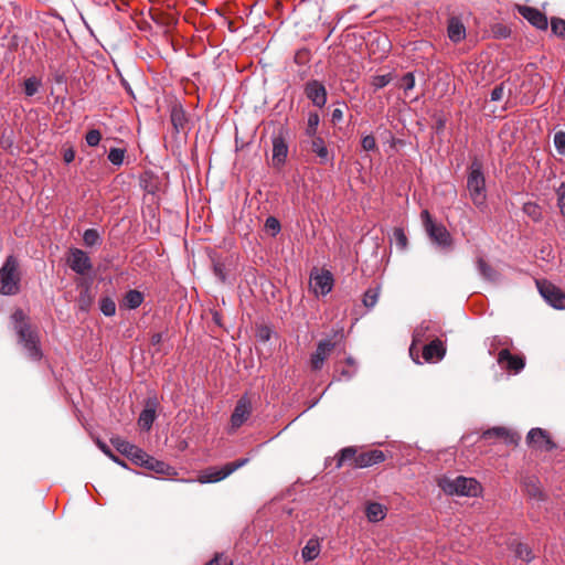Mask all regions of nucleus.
<instances>
[{"mask_svg": "<svg viewBox=\"0 0 565 565\" xmlns=\"http://www.w3.org/2000/svg\"><path fill=\"white\" fill-rule=\"evenodd\" d=\"M11 318L14 323V330L18 333L19 342L23 345L28 356L31 360L39 361L42 356V352L38 331L31 327L22 310H15Z\"/></svg>", "mask_w": 565, "mask_h": 565, "instance_id": "f257e3e1", "label": "nucleus"}, {"mask_svg": "<svg viewBox=\"0 0 565 565\" xmlns=\"http://www.w3.org/2000/svg\"><path fill=\"white\" fill-rule=\"evenodd\" d=\"M361 146L364 151H375L377 149L374 136L366 135L361 140Z\"/></svg>", "mask_w": 565, "mask_h": 565, "instance_id": "49530a36", "label": "nucleus"}, {"mask_svg": "<svg viewBox=\"0 0 565 565\" xmlns=\"http://www.w3.org/2000/svg\"><path fill=\"white\" fill-rule=\"evenodd\" d=\"M125 158V150L120 148H111L108 152V160L114 166H121Z\"/></svg>", "mask_w": 565, "mask_h": 565, "instance_id": "c9c22d12", "label": "nucleus"}, {"mask_svg": "<svg viewBox=\"0 0 565 565\" xmlns=\"http://www.w3.org/2000/svg\"><path fill=\"white\" fill-rule=\"evenodd\" d=\"M99 448L102 449V451L107 455L111 460H114L116 463L122 466V467H126L125 462L122 460H120L117 456H115L110 449L104 445V444H99Z\"/></svg>", "mask_w": 565, "mask_h": 565, "instance_id": "603ef678", "label": "nucleus"}, {"mask_svg": "<svg viewBox=\"0 0 565 565\" xmlns=\"http://www.w3.org/2000/svg\"><path fill=\"white\" fill-rule=\"evenodd\" d=\"M161 340H162V334L161 333H156L151 338L152 344H159L161 342Z\"/></svg>", "mask_w": 565, "mask_h": 565, "instance_id": "e2e57ef3", "label": "nucleus"}, {"mask_svg": "<svg viewBox=\"0 0 565 565\" xmlns=\"http://www.w3.org/2000/svg\"><path fill=\"white\" fill-rule=\"evenodd\" d=\"M554 146L559 154H565V131H557L554 135Z\"/></svg>", "mask_w": 565, "mask_h": 565, "instance_id": "a18cd8bd", "label": "nucleus"}, {"mask_svg": "<svg viewBox=\"0 0 565 565\" xmlns=\"http://www.w3.org/2000/svg\"><path fill=\"white\" fill-rule=\"evenodd\" d=\"M467 191L472 203L480 210L487 207L486 178L482 163L475 159L468 170Z\"/></svg>", "mask_w": 565, "mask_h": 565, "instance_id": "f03ea898", "label": "nucleus"}, {"mask_svg": "<svg viewBox=\"0 0 565 565\" xmlns=\"http://www.w3.org/2000/svg\"><path fill=\"white\" fill-rule=\"evenodd\" d=\"M537 289L544 300L555 309H565V292L547 280H536Z\"/></svg>", "mask_w": 565, "mask_h": 565, "instance_id": "0eeeda50", "label": "nucleus"}, {"mask_svg": "<svg viewBox=\"0 0 565 565\" xmlns=\"http://www.w3.org/2000/svg\"><path fill=\"white\" fill-rule=\"evenodd\" d=\"M83 241L86 246H94L99 242V234L94 228H88L84 232Z\"/></svg>", "mask_w": 565, "mask_h": 565, "instance_id": "4c0bfd02", "label": "nucleus"}, {"mask_svg": "<svg viewBox=\"0 0 565 565\" xmlns=\"http://www.w3.org/2000/svg\"><path fill=\"white\" fill-rule=\"evenodd\" d=\"M249 461L248 458H242L233 462H228L221 468L210 467L202 471L198 477L200 483H213L224 480L237 469L244 467Z\"/></svg>", "mask_w": 565, "mask_h": 565, "instance_id": "423d86ee", "label": "nucleus"}, {"mask_svg": "<svg viewBox=\"0 0 565 565\" xmlns=\"http://www.w3.org/2000/svg\"><path fill=\"white\" fill-rule=\"evenodd\" d=\"M310 148L311 151L317 154L321 164L330 160L329 150L321 137H313Z\"/></svg>", "mask_w": 565, "mask_h": 565, "instance_id": "4be33fe9", "label": "nucleus"}, {"mask_svg": "<svg viewBox=\"0 0 565 565\" xmlns=\"http://www.w3.org/2000/svg\"><path fill=\"white\" fill-rule=\"evenodd\" d=\"M41 86H42L41 78H39L36 76H30V77L25 78L23 82L24 94L28 97H32L39 92Z\"/></svg>", "mask_w": 565, "mask_h": 565, "instance_id": "bb28decb", "label": "nucleus"}, {"mask_svg": "<svg viewBox=\"0 0 565 565\" xmlns=\"http://www.w3.org/2000/svg\"><path fill=\"white\" fill-rule=\"evenodd\" d=\"M310 287L317 296H326L332 290L333 276L329 270H316L310 276Z\"/></svg>", "mask_w": 565, "mask_h": 565, "instance_id": "6e6552de", "label": "nucleus"}, {"mask_svg": "<svg viewBox=\"0 0 565 565\" xmlns=\"http://www.w3.org/2000/svg\"><path fill=\"white\" fill-rule=\"evenodd\" d=\"M67 264L73 271L79 275H86L93 267L88 255L79 248L70 250Z\"/></svg>", "mask_w": 565, "mask_h": 565, "instance_id": "9d476101", "label": "nucleus"}, {"mask_svg": "<svg viewBox=\"0 0 565 565\" xmlns=\"http://www.w3.org/2000/svg\"><path fill=\"white\" fill-rule=\"evenodd\" d=\"M319 121H320V118L317 113L309 114L308 124H307V128H306L307 136L312 137V138L317 137L316 132H317V129L319 126Z\"/></svg>", "mask_w": 565, "mask_h": 565, "instance_id": "473e14b6", "label": "nucleus"}, {"mask_svg": "<svg viewBox=\"0 0 565 565\" xmlns=\"http://www.w3.org/2000/svg\"><path fill=\"white\" fill-rule=\"evenodd\" d=\"M62 154L65 163H71L75 159V150L72 147L63 149Z\"/></svg>", "mask_w": 565, "mask_h": 565, "instance_id": "6e6d98bb", "label": "nucleus"}, {"mask_svg": "<svg viewBox=\"0 0 565 565\" xmlns=\"http://www.w3.org/2000/svg\"><path fill=\"white\" fill-rule=\"evenodd\" d=\"M288 154V147L281 138H276L273 141V162L275 166L285 163Z\"/></svg>", "mask_w": 565, "mask_h": 565, "instance_id": "aec40b11", "label": "nucleus"}, {"mask_svg": "<svg viewBox=\"0 0 565 565\" xmlns=\"http://www.w3.org/2000/svg\"><path fill=\"white\" fill-rule=\"evenodd\" d=\"M552 32L558 36H565V20L553 18L551 21Z\"/></svg>", "mask_w": 565, "mask_h": 565, "instance_id": "a19ab883", "label": "nucleus"}, {"mask_svg": "<svg viewBox=\"0 0 565 565\" xmlns=\"http://www.w3.org/2000/svg\"><path fill=\"white\" fill-rule=\"evenodd\" d=\"M129 459L134 463L146 468V466L148 465V462L150 460V456L147 452H145L142 449H140L139 447L136 446V451H134L132 455H130Z\"/></svg>", "mask_w": 565, "mask_h": 565, "instance_id": "2f4dec72", "label": "nucleus"}, {"mask_svg": "<svg viewBox=\"0 0 565 565\" xmlns=\"http://www.w3.org/2000/svg\"><path fill=\"white\" fill-rule=\"evenodd\" d=\"M514 553L516 557L526 563L531 562L534 558L532 550L526 544L523 543H518L515 545Z\"/></svg>", "mask_w": 565, "mask_h": 565, "instance_id": "7c9ffc66", "label": "nucleus"}, {"mask_svg": "<svg viewBox=\"0 0 565 565\" xmlns=\"http://www.w3.org/2000/svg\"><path fill=\"white\" fill-rule=\"evenodd\" d=\"M85 140L88 146L96 147L102 140V134L97 129H92L86 134Z\"/></svg>", "mask_w": 565, "mask_h": 565, "instance_id": "c03bdc74", "label": "nucleus"}, {"mask_svg": "<svg viewBox=\"0 0 565 565\" xmlns=\"http://www.w3.org/2000/svg\"><path fill=\"white\" fill-rule=\"evenodd\" d=\"M394 236H395V238H396L397 244H398L402 248H404V247L406 246V244H407V238H406V236H405L404 232H403L401 228H396V230L394 231Z\"/></svg>", "mask_w": 565, "mask_h": 565, "instance_id": "5fc2aeb1", "label": "nucleus"}, {"mask_svg": "<svg viewBox=\"0 0 565 565\" xmlns=\"http://www.w3.org/2000/svg\"><path fill=\"white\" fill-rule=\"evenodd\" d=\"M557 194V204L561 210V213L565 216V182L559 185L556 191Z\"/></svg>", "mask_w": 565, "mask_h": 565, "instance_id": "de8ad7c7", "label": "nucleus"}, {"mask_svg": "<svg viewBox=\"0 0 565 565\" xmlns=\"http://www.w3.org/2000/svg\"><path fill=\"white\" fill-rule=\"evenodd\" d=\"M345 363H347V366H345V367H343V369L340 371V373H341V376H342L343 379H345V380H350V379L355 374V372H356V366H355L354 361H353L351 358L347 359Z\"/></svg>", "mask_w": 565, "mask_h": 565, "instance_id": "37998d69", "label": "nucleus"}, {"mask_svg": "<svg viewBox=\"0 0 565 565\" xmlns=\"http://www.w3.org/2000/svg\"><path fill=\"white\" fill-rule=\"evenodd\" d=\"M143 299L141 291L131 289L125 294L121 306L127 309H136L143 302Z\"/></svg>", "mask_w": 565, "mask_h": 565, "instance_id": "b1692460", "label": "nucleus"}, {"mask_svg": "<svg viewBox=\"0 0 565 565\" xmlns=\"http://www.w3.org/2000/svg\"><path fill=\"white\" fill-rule=\"evenodd\" d=\"M305 94L312 104L322 108L327 103V90L322 83L312 79L305 85Z\"/></svg>", "mask_w": 565, "mask_h": 565, "instance_id": "9b49d317", "label": "nucleus"}, {"mask_svg": "<svg viewBox=\"0 0 565 565\" xmlns=\"http://www.w3.org/2000/svg\"><path fill=\"white\" fill-rule=\"evenodd\" d=\"M523 211L534 221H539L542 216L540 207L535 203H525Z\"/></svg>", "mask_w": 565, "mask_h": 565, "instance_id": "ea45409f", "label": "nucleus"}, {"mask_svg": "<svg viewBox=\"0 0 565 565\" xmlns=\"http://www.w3.org/2000/svg\"><path fill=\"white\" fill-rule=\"evenodd\" d=\"M256 337L258 338L259 341L262 342H267L269 341L270 337H271V330L269 327L267 326H260L258 329H257V333H256Z\"/></svg>", "mask_w": 565, "mask_h": 565, "instance_id": "3c124183", "label": "nucleus"}, {"mask_svg": "<svg viewBox=\"0 0 565 565\" xmlns=\"http://www.w3.org/2000/svg\"><path fill=\"white\" fill-rule=\"evenodd\" d=\"M527 444L543 450H551L554 447L550 436L542 428H532L526 437Z\"/></svg>", "mask_w": 565, "mask_h": 565, "instance_id": "ddd939ff", "label": "nucleus"}, {"mask_svg": "<svg viewBox=\"0 0 565 565\" xmlns=\"http://www.w3.org/2000/svg\"><path fill=\"white\" fill-rule=\"evenodd\" d=\"M356 450L353 447L343 448L338 459V467H341L345 461L353 459L355 461Z\"/></svg>", "mask_w": 565, "mask_h": 565, "instance_id": "58836bf2", "label": "nucleus"}, {"mask_svg": "<svg viewBox=\"0 0 565 565\" xmlns=\"http://www.w3.org/2000/svg\"><path fill=\"white\" fill-rule=\"evenodd\" d=\"M393 79V75L391 73L383 75H375L372 77L371 84L375 89H380L385 87Z\"/></svg>", "mask_w": 565, "mask_h": 565, "instance_id": "f704fd0d", "label": "nucleus"}, {"mask_svg": "<svg viewBox=\"0 0 565 565\" xmlns=\"http://www.w3.org/2000/svg\"><path fill=\"white\" fill-rule=\"evenodd\" d=\"M483 439L499 438L503 439L508 445H516L519 441V436L515 433L504 428V427H493L491 429L486 430L482 434Z\"/></svg>", "mask_w": 565, "mask_h": 565, "instance_id": "f3484780", "label": "nucleus"}, {"mask_svg": "<svg viewBox=\"0 0 565 565\" xmlns=\"http://www.w3.org/2000/svg\"><path fill=\"white\" fill-rule=\"evenodd\" d=\"M265 226L268 231H270L273 233V235H276L279 231H280V223L279 221L274 217V216H269L267 220H266V223H265Z\"/></svg>", "mask_w": 565, "mask_h": 565, "instance_id": "8fccbe9b", "label": "nucleus"}, {"mask_svg": "<svg viewBox=\"0 0 565 565\" xmlns=\"http://www.w3.org/2000/svg\"><path fill=\"white\" fill-rule=\"evenodd\" d=\"M519 13L526 19L533 26L540 30H546L547 18L540 10L526 6L519 7Z\"/></svg>", "mask_w": 565, "mask_h": 565, "instance_id": "4468645a", "label": "nucleus"}, {"mask_svg": "<svg viewBox=\"0 0 565 565\" xmlns=\"http://www.w3.org/2000/svg\"><path fill=\"white\" fill-rule=\"evenodd\" d=\"M365 514L370 522H380L386 516V508L377 502L366 504Z\"/></svg>", "mask_w": 565, "mask_h": 565, "instance_id": "412c9836", "label": "nucleus"}, {"mask_svg": "<svg viewBox=\"0 0 565 565\" xmlns=\"http://www.w3.org/2000/svg\"><path fill=\"white\" fill-rule=\"evenodd\" d=\"M100 311L107 316L111 317L116 312V303L111 298L105 297L99 302Z\"/></svg>", "mask_w": 565, "mask_h": 565, "instance_id": "72a5a7b5", "label": "nucleus"}, {"mask_svg": "<svg viewBox=\"0 0 565 565\" xmlns=\"http://www.w3.org/2000/svg\"><path fill=\"white\" fill-rule=\"evenodd\" d=\"M110 443L117 449V451H119L121 455L128 458L130 457V455H132L134 451H136V445H132L120 437L111 438Z\"/></svg>", "mask_w": 565, "mask_h": 565, "instance_id": "a878e982", "label": "nucleus"}, {"mask_svg": "<svg viewBox=\"0 0 565 565\" xmlns=\"http://www.w3.org/2000/svg\"><path fill=\"white\" fill-rule=\"evenodd\" d=\"M385 456L382 450H370L362 452L355 457V467L358 468H366L372 465L384 461Z\"/></svg>", "mask_w": 565, "mask_h": 565, "instance_id": "a211bd4d", "label": "nucleus"}, {"mask_svg": "<svg viewBox=\"0 0 565 565\" xmlns=\"http://www.w3.org/2000/svg\"><path fill=\"white\" fill-rule=\"evenodd\" d=\"M302 557L306 562L316 559L320 554V542L318 539H310L302 548Z\"/></svg>", "mask_w": 565, "mask_h": 565, "instance_id": "393cba45", "label": "nucleus"}, {"mask_svg": "<svg viewBox=\"0 0 565 565\" xmlns=\"http://www.w3.org/2000/svg\"><path fill=\"white\" fill-rule=\"evenodd\" d=\"M446 354V347L439 339L430 341L423 348V358L426 362L433 363L440 361Z\"/></svg>", "mask_w": 565, "mask_h": 565, "instance_id": "dca6fc26", "label": "nucleus"}, {"mask_svg": "<svg viewBox=\"0 0 565 565\" xmlns=\"http://www.w3.org/2000/svg\"><path fill=\"white\" fill-rule=\"evenodd\" d=\"M498 363L507 367L510 371H513L514 373L520 372L525 363L522 356L519 355H512L509 351V349L504 348L501 349L498 353Z\"/></svg>", "mask_w": 565, "mask_h": 565, "instance_id": "2eb2a0df", "label": "nucleus"}, {"mask_svg": "<svg viewBox=\"0 0 565 565\" xmlns=\"http://www.w3.org/2000/svg\"><path fill=\"white\" fill-rule=\"evenodd\" d=\"M156 419V408L154 405H150L148 403L145 409L141 412L138 418V425L143 430H149Z\"/></svg>", "mask_w": 565, "mask_h": 565, "instance_id": "5701e85b", "label": "nucleus"}, {"mask_svg": "<svg viewBox=\"0 0 565 565\" xmlns=\"http://www.w3.org/2000/svg\"><path fill=\"white\" fill-rule=\"evenodd\" d=\"M529 493L533 497H536V495H540L541 494V491L539 489V487H536L535 484L532 486L531 489H529Z\"/></svg>", "mask_w": 565, "mask_h": 565, "instance_id": "0e129e2a", "label": "nucleus"}, {"mask_svg": "<svg viewBox=\"0 0 565 565\" xmlns=\"http://www.w3.org/2000/svg\"><path fill=\"white\" fill-rule=\"evenodd\" d=\"M399 87L404 89V92L407 94L409 90H412L415 87V77L413 73H406L402 79Z\"/></svg>", "mask_w": 565, "mask_h": 565, "instance_id": "79ce46f5", "label": "nucleus"}, {"mask_svg": "<svg viewBox=\"0 0 565 565\" xmlns=\"http://www.w3.org/2000/svg\"><path fill=\"white\" fill-rule=\"evenodd\" d=\"M252 414V402L247 396H242L231 415V430L235 431L244 425Z\"/></svg>", "mask_w": 565, "mask_h": 565, "instance_id": "1a4fd4ad", "label": "nucleus"}, {"mask_svg": "<svg viewBox=\"0 0 565 565\" xmlns=\"http://www.w3.org/2000/svg\"><path fill=\"white\" fill-rule=\"evenodd\" d=\"M377 43L382 44V46H383V54H385L388 51V47H390V43H388L387 38L379 36Z\"/></svg>", "mask_w": 565, "mask_h": 565, "instance_id": "052dcab7", "label": "nucleus"}, {"mask_svg": "<svg viewBox=\"0 0 565 565\" xmlns=\"http://www.w3.org/2000/svg\"><path fill=\"white\" fill-rule=\"evenodd\" d=\"M332 121L339 122L343 119V110L341 108H334L331 114Z\"/></svg>", "mask_w": 565, "mask_h": 565, "instance_id": "bf43d9fd", "label": "nucleus"}, {"mask_svg": "<svg viewBox=\"0 0 565 565\" xmlns=\"http://www.w3.org/2000/svg\"><path fill=\"white\" fill-rule=\"evenodd\" d=\"M206 565H231V563L228 562L227 557L220 555V556H215Z\"/></svg>", "mask_w": 565, "mask_h": 565, "instance_id": "4d7b16f0", "label": "nucleus"}, {"mask_svg": "<svg viewBox=\"0 0 565 565\" xmlns=\"http://www.w3.org/2000/svg\"><path fill=\"white\" fill-rule=\"evenodd\" d=\"M439 488L449 495L478 497L482 492L481 484L475 478L458 476L444 477L438 481Z\"/></svg>", "mask_w": 565, "mask_h": 565, "instance_id": "7ed1b4c3", "label": "nucleus"}, {"mask_svg": "<svg viewBox=\"0 0 565 565\" xmlns=\"http://www.w3.org/2000/svg\"><path fill=\"white\" fill-rule=\"evenodd\" d=\"M512 341L510 338L508 337H501V335H495L493 338L490 339L489 341V353L490 354H493L494 351L499 348H507L509 349V347L511 345Z\"/></svg>", "mask_w": 565, "mask_h": 565, "instance_id": "c85d7f7f", "label": "nucleus"}, {"mask_svg": "<svg viewBox=\"0 0 565 565\" xmlns=\"http://www.w3.org/2000/svg\"><path fill=\"white\" fill-rule=\"evenodd\" d=\"M20 280L19 262L13 255H10L0 268V294L17 295L20 290Z\"/></svg>", "mask_w": 565, "mask_h": 565, "instance_id": "20e7f679", "label": "nucleus"}, {"mask_svg": "<svg viewBox=\"0 0 565 565\" xmlns=\"http://www.w3.org/2000/svg\"><path fill=\"white\" fill-rule=\"evenodd\" d=\"M477 267L480 273V275L490 281H494L497 279V273L493 270V268L486 263L482 258H479L477 260Z\"/></svg>", "mask_w": 565, "mask_h": 565, "instance_id": "cd10ccee", "label": "nucleus"}, {"mask_svg": "<svg viewBox=\"0 0 565 565\" xmlns=\"http://www.w3.org/2000/svg\"><path fill=\"white\" fill-rule=\"evenodd\" d=\"M214 273L222 281L225 280L224 271L218 264L214 265Z\"/></svg>", "mask_w": 565, "mask_h": 565, "instance_id": "680f3d73", "label": "nucleus"}, {"mask_svg": "<svg viewBox=\"0 0 565 565\" xmlns=\"http://www.w3.org/2000/svg\"><path fill=\"white\" fill-rule=\"evenodd\" d=\"M183 114L181 111L173 110L171 115V120L174 127L178 129L179 125H181Z\"/></svg>", "mask_w": 565, "mask_h": 565, "instance_id": "13d9d810", "label": "nucleus"}, {"mask_svg": "<svg viewBox=\"0 0 565 565\" xmlns=\"http://www.w3.org/2000/svg\"><path fill=\"white\" fill-rule=\"evenodd\" d=\"M380 297V287L369 288L363 296V305L366 308H373Z\"/></svg>", "mask_w": 565, "mask_h": 565, "instance_id": "c756f323", "label": "nucleus"}, {"mask_svg": "<svg viewBox=\"0 0 565 565\" xmlns=\"http://www.w3.org/2000/svg\"><path fill=\"white\" fill-rule=\"evenodd\" d=\"M504 95V87L503 84L495 86L491 92V100L492 102H499L502 99Z\"/></svg>", "mask_w": 565, "mask_h": 565, "instance_id": "864d4df0", "label": "nucleus"}, {"mask_svg": "<svg viewBox=\"0 0 565 565\" xmlns=\"http://www.w3.org/2000/svg\"><path fill=\"white\" fill-rule=\"evenodd\" d=\"M334 343L331 340H322L318 343L316 351L311 354L310 366L313 371L322 369L324 361L329 358Z\"/></svg>", "mask_w": 565, "mask_h": 565, "instance_id": "f8f14e48", "label": "nucleus"}, {"mask_svg": "<svg viewBox=\"0 0 565 565\" xmlns=\"http://www.w3.org/2000/svg\"><path fill=\"white\" fill-rule=\"evenodd\" d=\"M447 35L454 43H459L466 38V28L458 18H450L447 26Z\"/></svg>", "mask_w": 565, "mask_h": 565, "instance_id": "6ab92c4d", "label": "nucleus"}, {"mask_svg": "<svg viewBox=\"0 0 565 565\" xmlns=\"http://www.w3.org/2000/svg\"><path fill=\"white\" fill-rule=\"evenodd\" d=\"M146 468L149 470H153L157 473H167V471L169 470V466L167 463H164L163 461H159L152 457H150V460Z\"/></svg>", "mask_w": 565, "mask_h": 565, "instance_id": "e433bc0d", "label": "nucleus"}, {"mask_svg": "<svg viewBox=\"0 0 565 565\" xmlns=\"http://www.w3.org/2000/svg\"><path fill=\"white\" fill-rule=\"evenodd\" d=\"M429 326L426 322H423L418 328L415 329L413 334V345L422 342V339L424 337V332L428 330Z\"/></svg>", "mask_w": 565, "mask_h": 565, "instance_id": "09e8293b", "label": "nucleus"}, {"mask_svg": "<svg viewBox=\"0 0 565 565\" xmlns=\"http://www.w3.org/2000/svg\"><path fill=\"white\" fill-rule=\"evenodd\" d=\"M420 218L430 241L443 249H451L454 241L446 226L435 222L427 210L422 211Z\"/></svg>", "mask_w": 565, "mask_h": 565, "instance_id": "39448f33", "label": "nucleus"}]
</instances>
